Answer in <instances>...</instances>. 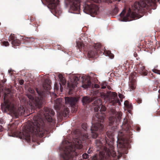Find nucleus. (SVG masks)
<instances>
[{
    "mask_svg": "<svg viewBox=\"0 0 160 160\" xmlns=\"http://www.w3.org/2000/svg\"><path fill=\"white\" fill-rule=\"evenodd\" d=\"M82 78V80L83 81V80H84V79L83 78V77H82L81 78Z\"/></svg>",
    "mask_w": 160,
    "mask_h": 160,
    "instance_id": "obj_51",
    "label": "nucleus"
},
{
    "mask_svg": "<svg viewBox=\"0 0 160 160\" xmlns=\"http://www.w3.org/2000/svg\"><path fill=\"white\" fill-rule=\"evenodd\" d=\"M94 87L95 88H99L100 86L98 84H96L94 85Z\"/></svg>",
    "mask_w": 160,
    "mask_h": 160,
    "instance_id": "obj_43",
    "label": "nucleus"
},
{
    "mask_svg": "<svg viewBox=\"0 0 160 160\" xmlns=\"http://www.w3.org/2000/svg\"><path fill=\"white\" fill-rule=\"evenodd\" d=\"M126 107L128 109H131L132 108V105H131L130 104L128 106H127V107Z\"/></svg>",
    "mask_w": 160,
    "mask_h": 160,
    "instance_id": "obj_42",
    "label": "nucleus"
},
{
    "mask_svg": "<svg viewBox=\"0 0 160 160\" xmlns=\"http://www.w3.org/2000/svg\"><path fill=\"white\" fill-rule=\"evenodd\" d=\"M111 112L113 115L109 118V125L111 127V128L112 130H114L116 129L118 126L122 118V113L121 112H118L116 113V111L114 109H112ZM106 135L109 138L112 139L113 136V132L112 131H108L106 132Z\"/></svg>",
    "mask_w": 160,
    "mask_h": 160,
    "instance_id": "obj_6",
    "label": "nucleus"
},
{
    "mask_svg": "<svg viewBox=\"0 0 160 160\" xmlns=\"http://www.w3.org/2000/svg\"><path fill=\"white\" fill-rule=\"evenodd\" d=\"M107 55L111 58H113L114 57L113 54L110 51H108L107 53Z\"/></svg>",
    "mask_w": 160,
    "mask_h": 160,
    "instance_id": "obj_31",
    "label": "nucleus"
},
{
    "mask_svg": "<svg viewBox=\"0 0 160 160\" xmlns=\"http://www.w3.org/2000/svg\"><path fill=\"white\" fill-rule=\"evenodd\" d=\"M17 127V125L14 123L8 125V132L9 136H13L15 135Z\"/></svg>",
    "mask_w": 160,
    "mask_h": 160,
    "instance_id": "obj_16",
    "label": "nucleus"
},
{
    "mask_svg": "<svg viewBox=\"0 0 160 160\" xmlns=\"http://www.w3.org/2000/svg\"><path fill=\"white\" fill-rule=\"evenodd\" d=\"M98 137L95 140V144L97 150L100 151L99 154V155L95 156L92 158V160H104L105 152H107V154L108 157H110L111 155L114 158V160H117L116 159L118 158L119 159L120 158L122 157V153L120 152L119 151L121 150V147H122L123 146L122 145L121 146V144L120 145H118V148H120L119 150H118V155L117 156L116 152L113 149V146L111 147V150L108 149L107 150V148H106L104 145L106 144H108L109 142L108 139L105 136L104 138H101Z\"/></svg>",
    "mask_w": 160,
    "mask_h": 160,
    "instance_id": "obj_3",
    "label": "nucleus"
},
{
    "mask_svg": "<svg viewBox=\"0 0 160 160\" xmlns=\"http://www.w3.org/2000/svg\"><path fill=\"white\" fill-rule=\"evenodd\" d=\"M138 72L142 75H147L148 71L145 69V67L142 65H140L139 66L138 69Z\"/></svg>",
    "mask_w": 160,
    "mask_h": 160,
    "instance_id": "obj_18",
    "label": "nucleus"
},
{
    "mask_svg": "<svg viewBox=\"0 0 160 160\" xmlns=\"http://www.w3.org/2000/svg\"><path fill=\"white\" fill-rule=\"evenodd\" d=\"M100 112H104L106 111V108L104 106L102 105V104L100 106Z\"/></svg>",
    "mask_w": 160,
    "mask_h": 160,
    "instance_id": "obj_32",
    "label": "nucleus"
},
{
    "mask_svg": "<svg viewBox=\"0 0 160 160\" xmlns=\"http://www.w3.org/2000/svg\"><path fill=\"white\" fill-rule=\"evenodd\" d=\"M50 80L47 79L45 80L43 84V90H40L37 88V92L40 97V98L35 96V91L33 88H28L29 92L27 93V96L31 101L32 102L36 108H40L42 107L44 102L43 97L45 95L46 91L50 89Z\"/></svg>",
    "mask_w": 160,
    "mask_h": 160,
    "instance_id": "obj_4",
    "label": "nucleus"
},
{
    "mask_svg": "<svg viewBox=\"0 0 160 160\" xmlns=\"http://www.w3.org/2000/svg\"><path fill=\"white\" fill-rule=\"evenodd\" d=\"M44 112L43 115L46 119L49 122L54 124L55 123V120L53 119L52 116L54 115L55 112L53 110L47 107L44 108Z\"/></svg>",
    "mask_w": 160,
    "mask_h": 160,
    "instance_id": "obj_11",
    "label": "nucleus"
},
{
    "mask_svg": "<svg viewBox=\"0 0 160 160\" xmlns=\"http://www.w3.org/2000/svg\"><path fill=\"white\" fill-rule=\"evenodd\" d=\"M24 81L22 79L20 80L19 81V83L21 85L23 84L24 83Z\"/></svg>",
    "mask_w": 160,
    "mask_h": 160,
    "instance_id": "obj_39",
    "label": "nucleus"
},
{
    "mask_svg": "<svg viewBox=\"0 0 160 160\" xmlns=\"http://www.w3.org/2000/svg\"><path fill=\"white\" fill-rule=\"evenodd\" d=\"M3 44L5 46H7L9 45V44L8 41H4L2 42Z\"/></svg>",
    "mask_w": 160,
    "mask_h": 160,
    "instance_id": "obj_36",
    "label": "nucleus"
},
{
    "mask_svg": "<svg viewBox=\"0 0 160 160\" xmlns=\"http://www.w3.org/2000/svg\"><path fill=\"white\" fill-rule=\"evenodd\" d=\"M98 52L94 48L89 51L88 52V56L90 58H93L98 55Z\"/></svg>",
    "mask_w": 160,
    "mask_h": 160,
    "instance_id": "obj_23",
    "label": "nucleus"
},
{
    "mask_svg": "<svg viewBox=\"0 0 160 160\" xmlns=\"http://www.w3.org/2000/svg\"><path fill=\"white\" fill-rule=\"evenodd\" d=\"M93 99L88 96L83 97L82 99V102L83 105L88 104L93 101Z\"/></svg>",
    "mask_w": 160,
    "mask_h": 160,
    "instance_id": "obj_22",
    "label": "nucleus"
},
{
    "mask_svg": "<svg viewBox=\"0 0 160 160\" xmlns=\"http://www.w3.org/2000/svg\"><path fill=\"white\" fill-rule=\"evenodd\" d=\"M107 87L108 89L111 90L112 88L110 86L107 85Z\"/></svg>",
    "mask_w": 160,
    "mask_h": 160,
    "instance_id": "obj_47",
    "label": "nucleus"
},
{
    "mask_svg": "<svg viewBox=\"0 0 160 160\" xmlns=\"http://www.w3.org/2000/svg\"><path fill=\"white\" fill-rule=\"evenodd\" d=\"M69 112V110L68 108H65L64 109L63 114L64 117H66Z\"/></svg>",
    "mask_w": 160,
    "mask_h": 160,
    "instance_id": "obj_27",
    "label": "nucleus"
},
{
    "mask_svg": "<svg viewBox=\"0 0 160 160\" xmlns=\"http://www.w3.org/2000/svg\"><path fill=\"white\" fill-rule=\"evenodd\" d=\"M5 108L8 111L12 113L16 118L23 115L25 112V110L22 106L19 107L17 109V106L14 102H10L8 101L4 102Z\"/></svg>",
    "mask_w": 160,
    "mask_h": 160,
    "instance_id": "obj_8",
    "label": "nucleus"
},
{
    "mask_svg": "<svg viewBox=\"0 0 160 160\" xmlns=\"http://www.w3.org/2000/svg\"><path fill=\"white\" fill-rule=\"evenodd\" d=\"M129 104H130L128 101H126L124 102V105L126 107H127Z\"/></svg>",
    "mask_w": 160,
    "mask_h": 160,
    "instance_id": "obj_37",
    "label": "nucleus"
},
{
    "mask_svg": "<svg viewBox=\"0 0 160 160\" xmlns=\"http://www.w3.org/2000/svg\"><path fill=\"white\" fill-rule=\"evenodd\" d=\"M83 140L80 138H75L72 143H69L68 146H65L60 148L61 160H75L76 156L79 154V150L82 148V144L84 142L85 139L88 138V134L83 135Z\"/></svg>",
    "mask_w": 160,
    "mask_h": 160,
    "instance_id": "obj_2",
    "label": "nucleus"
},
{
    "mask_svg": "<svg viewBox=\"0 0 160 160\" xmlns=\"http://www.w3.org/2000/svg\"><path fill=\"white\" fill-rule=\"evenodd\" d=\"M132 123L128 122L127 119L124 118L121 127H122V131L119 132V135L122 137H124L125 135H127L129 138H132V132H134L131 129V125Z\"/></svg>",
    "mask_w": 160,
    "mask_h": 160,
    "instance_id": "obj_9",
    "label": "nucleus"
},
{
    "mask_svg": "<svg viewBox=\"0 0 160 160\" xmlns=\"http://www.w3.org/2000/svg\"><path fill=\"white\" fill-rule=\"evenodd\" d=\"M91 82L89 79H87L85 80V82H82V87L84 89L90 88L91 85Z\"/></svg>",
    "mask_w": 160,
    "mask_h": 160,
    "instance_id": "obj_24",
    "label": "nucleus"
},
{
    "mask_svg": "<svg viewBox=\"0 0 160 160\" xmlns=\"http://www.w3.org/2000/svg\"><path fill=\"white\" fill-rule=\"evenodd\" d=\"M137 131H139L140 130V128L138 127L137 128Z\"/></svg>",
    "mask_w": 160,
    "mask_h": 160,
    "instance_id": "obj_49",
    "label": "nucleus"
},
{
    "mask_svg": "<svg viewBox=\"0 0 160 160\" xmlns=\"http://www.w3.org/2000/svg\"><path fill=\"white\" fill-rule=\"evenodd\" d=\"M82 126L84 129H85V128L87 129L86 125L85 124H83Z\"/></svg>",
    "mask_w": 160,
    "mask_h": 160,
    "instance_id": "obj_45",
    "label": "nucleus"
},
{
    "mask_svg": "<svg viewBox=\"0 0 160 160\" xmlns=\"http://www.w3.org/2000/svg\"><path fill=\"white\" fill-rule=\"evenodd\" d=\"M9 41H12V44L14 48H16L17 46H19L21 42L20 41L14 36L13 34H11L9 37Z\"/></svg>",
    "mask_w": 160,
    "mask_h": 160,
    "instance_id": "obj_15",
    "label": "nucleus"
},
{
    "mask_svg": "<svg viewBox=\"0 0 160 160\" xmlns=\"http://www.w3.org/2000/svg\"><path fill=\"white\" fill-rule=\"evenodd\" d=\"M82 156L83 159H87L88 158L89 155L88 154L85 153L82 154Z\"/></svg>",
    "mask_w": 160,
    "mask_h": 160,
    "instance_id": "obj_34",
    "label": "nucleus"
},
{
    "mask_svg": "<svg viewBox=\"0 0 160 160\" xmlns=\"http://www.w3.org/2000/svg\"><path fill=\"white\" fill-rule=\"evenodd\" d=\"M21 39L29 43H32L33 42H34L35 40L33 38L26 37H22Z\"/></svg>",
    "mask_w": 160,
    "mask_h": 160,
    "instance_id": "obj_25",
    "label": "nucleus"
},
{
    "mask_svg": "<svg viewBox=\"0 0 160 160\" xmlns=\"http://www.w3.org/2000/svg\"><path fill=\"white\" fill-rule=\"evenodd\" d=\"M137 101L138 103L140 104L142 102V100L141 98H138L137 100Z\"/></svg>",
    "mask_w": 160,
    "mask_h": 160,
    "instance_id": "obj_38",
    "label": "nucleus"
},
{
    "mask_svg": "<svg viewBox=\"0 0 160 160\" xmlns=\"http://www.w3.org/2000/svg\"><path fill=\"white\" fill-rule=\"evenodd\" d=\"M11 72V70H8V72L9 73H10Z\"/></svg>",
    "mask_w": 160,
    "mask_h": 160,
    "instance_id": "obj_50",
    "label": "nucleus"
},
{
    "mask_svg": "<svg viewBox=\"0 0 160 160\" xmlns=\"http://www.w3.org/2000/svg\"><path fill=\"white\" fill-rule=\"evenodd\" d=\"M65 103L66 105L74 109V112L77 111L76 104L78 101L77 98L73 97H66L65 98Z\"/></svg>",
    "mask_w": 160,
    "mask_h": 160,
    "instance_id": "obj_12",
    "label": "nucleus"
},
{
    "mask_svg": "<svg viewBox=\"0 0 160 160\" xmlns=\"http://www.w3.org/2000/svg\"><path fill=\"white\" fill-rule=\"evenodd\" d=\"M60 90H61V92H62V89H63L62 87V86H61L60 84Z\"/></svg>",
    "mask_w": 160,
    "mask_h": 160,
    "instance_id": "obj_48",
    "label": "nucleus"
},
{
    "mask_svg": "<svg viewBox=\"0 0 160 160\" xmlns=\"http://www.w3.org/2000/svg\"><path fill=\"white\" fill-rule=\"evenodd\" d=\"M3 128L2 127V126L1 125H0V131L2 132L3 131Z\"/></svg>",
    "mask_w": 160,
    "mask_h": 160,
    "instance_id": "obj_46",
    "label": "nucleus"
},
{
    "mask_svg": "<svg viewBox=\"0 0 160 160\" xmlns=\"http://www.w3.org/2000/svg\"><path fill=\"white\" fill-rule=\"evenodd\" d=\"M107 83L106 82H102L101 84V88L102 89L105 88L107 86Z\"/></svg>",
    "mask_w": 160,
    "mask_h": 160,
    "instance_id": "obj_30",
    "label": "nucleus"
},
{
    "mask_svg": "<svg viewBox=\"0 0 160 160\" xmlns=\"http://www.w3.org/2000/svg\"><path fill=\"white\" fill-rule=\"evenodd\" d=\"M118 96L120 98H123V95L122 94L119 93L118 94Z\"/></svg>",
    "mask_w": 160,
    "mask_h": 160,
    "instance_id": "obj_44",
    "label": "nucleus"
},
{
    "mask_svg": "<svg viewBox=\"0 0 160 160\" xmlns=\"http://www.w3.org/2000/svg\"><path fill=\"white\" fill-rule=\"evenodd\" d=\"M159 43H160V41Z\"/></svg>",
    "mask_w": 160,
    "mask_h": 160,
    "instance_id": "obj_52",
    "label": "nucleus"
},
{
    "mask_svg": "<svg viewBox=\"0 0 160 160\" xmlns=\"http://www.w3.org/2000/svg\"><path fill=\"white\" fill-rule=\"evenodd\" d=\"M54 108L55 109L60 110L62 106V99L58 98L56 99L54 104Z\"/></svg>",
    "mask_w": 160,
    "mask_h": 160,
    "instance_id": "obj_17",
    "label": "nucleus"
},
{
    "mask_svg": "<svg viewBox=\"0 0 160 160\" xmlns=\"http://www.w3.org/2000/svg\"><path fill=\"white\" fill-rule=\"evenodd\" d=\"M102 104V102L100 99H98L94 102V105L96 106L94 108V110L97 112L100 109V106Z\"/></svg>",
    "mask_w": 160,
    "mask_h": 160,
    "instance_id": "obj_20",
    "label": "nucleus"
},
{
    "mask_svg": "<svg viewBox=\"0 0 160 160\" xmlns=\"http://www.w3.org/2000/svg\"><path fill=\"white\" fill-rule=\"evenodd\" d=\"M100 93L102 97L108 99L110 102L111 103L112 105H115L117 103H120L117 94L115 92L108 91H107L106 93L102 92Z\"/></svg>",
    "mask_w": 160,
    "mask_h": 160,
    "instance_id": "obj_10",
    "label": "nucleus"
},
{
    "mask_svg": "<svg viewBox=\"0 0 160 160\" xmlns=\"http://www.w3.org/2000/svg\"><path fill=\"white\" fill-rule=\"evenodd\" d=\"M152 71L155 73L160 74V70H159L154 69L152 70Z\"/></svg>",
    "mask_w": 160,
    "mask_h": 160,
    "instance_id": "obj_35",
    "label": "nucleus"
},
{
    "mask_svg": "<svg viewBox=\"0 0 160 160\" xmlns=\"http://www.w3.org/2000/svg\"><path fill=\"white\" fill-rule=\"evenodd\" d=\"M105 117V114L103 112H98L93 117L91 128V135L93 138H97L98 133L103 130Z\"/></svg>",
    "mask_w": 160,
    "mask_h": 160,
    "instance_id": "obj_5",
    "label": "nucleus"
},
{
    "mask_svg": "<svg viewBox=\"0 0 160 160\" xmlns=\"http://www.w3.org/2000/svg\"><path fill=\"white\" fill-rule=\"evenodd\" d=\"M118 8L117 5H116L115 6L114 8L112 10V14L113 15H116L118 13Z\"/></svg>",
    "mask_w": 160,
    "mask_h": 160,
    "instance_id": "obj_29",
    "label": "nucleus"
},
{
    "mask_svg": "<svg viewBox=\"0 0 160 160\" xmlns=\"http://www.w3.org/2000/svg\"><path fill=\"white\" fill-rule=\"evenodd\" d=\"M6 80H0V88L2 87L4 83L6 82Z\"/></svg>",
    "mask_w": 160,
    "mask_h": 160,
    "instance_id": "obj_33",
    "label": "nucleus"
},
{
    "mask_svg": "<svg viewBox=\"0 0 160 160\" xmlns=\"http://www.w3.org/2000/svg\"><path fill=\"white\" fill-rule=\"evenodd\" d=\"M4 123V120L2 118H0V124H3Z\"/></svg>",
    "mask_w": 160,
    "mask_h": 160,
    "instance_id": "obj_41",
    "label": "nucleus"
},
{
    "mask_svg": "<svg viewBox=\"0 0 160 160\" xmlns=\"http://www.w3.org/2000/svg\"><path fill=\"white\" fill-rule=\"evenodd\" d=\"M101 45L99 43H97L94 45V48H93L96 50L98 52L101 48Z\"/></svg>",
    "mask_w": 160,
    "mask_h": 160,
    "instance_id": "obj_28",
    "label": "nucleus"
},
{
    "mask_svg": "<svg viewBox=\"0 0 160 160\" xmlns=\"http://www.w3.org/2000/svg\"><path fill=\"white\" fill-rule=\"evenodd\" d=\"M49 1L52 9L57 12V6L59 3V0H49Z\"/></svg>",
    "mask_w": 160,
    "mask_h": 160,
    "instance_id": "obj_19",
    "label": "nucleus"
},
{
    "mask_svg": "<svg viewBox=\"0 0 160 160\" xmlns=\"http://www.w3.org/2000/svg\"><path fill=\"white\" fill-rule=\"evenodd\" d=\"M147 6L153 7L152 9H155L156 7V0H140L138 2H134L132 7L133 12H131L129 9L127 14H138L142 11V8Z\"/></svg>",
    "mask_w": 160,
    "mask_h": 160,
    "instance_id": "obj_7",
    "label": "nucleus"
},
{
    "mask_svg": "<svg viewBox=\"0 0 160 160\" xmlns=\"http://www.w3.org/2000/svg\"><path fill=\"white\" fill-rule=\"evenodd\" d=\"M92 152V150H91V148H89V149L87 151V152L88 154H90Z\"/></svg>",
    "mask_w": 160,
    "mask_h": 160,
    "instance_id": "obj_40",
    "label": "nucleus"
},
{
    "mask_svg": "<svg viewBox=\"0 0 160 160\" xmlns=\"http://www.w3.org/2000/svg\"><path fill=\"white\" fill-rule=\"evenodd\" d=\"M77 47L81 51L82 48H86V45L84 44L82 41L80 40L79 41H77Z\"/></svg>",
    "mask_w": 160,
    "mask_h": 160,
    "instance_id": "obj_21",
    "label": "nucleus"
},
{
    "mask_svg": "<svg viewBox=\"0 0 160 160\" xmlns=\"http://www.w3.org/2000/svg\"><path fill=\"white\" fill-rule=\"evenodd\" d=\"M136 77L133 73H131L129 77V84L130 90H133L136 88Z\"/></svg>",
    "mask_w": 160,
    "mask_h": 160,
    "instance_id": "obj_14",
    "label": "nucleus"
},
{
    "mask_svg": "<svg viewBox=\"0 0 160 160\" xmlns=\"http://www.w3.org/2000/svg\"><path fill=\"white\" fill-rule=\"evenodd\" d=\"M42 117V114L38 113L33 117V121L27 124L23 132L19 133L21 138L25 139L29 142L31 138L32 141L34 142L38 137H42L48 131Z\"/></svg>",
    "mask_w": 160,
    "mask_h": 160,
    "instance_id": "obj_1",
    "label": "nucleus"
},
{
    "mask_svg": "<svg viewBox=\"0 0 160 160\" xmlns=\"http://www.w3.org/2000/svg\"><path fill=\"white\" fill-rule=\"evenodd\" d=\"M58 77L61 83H62L63 85H65L66 83V81L63 76L61 74H59L58 75Z\"/></svg>",
    "mask_w": 160,
    "mask_h": 160,
    "instance_id": "obj_26",
    "label": "nucleus"
},
{
    "mask_svg": "<svg viewBox=\"0 0 160 160\" xmlns=\"http://www.w3.org/2000/svg\"><path fill=\"white\" fill-rule=\"evenodd\" d=\"M71 78V82L68 84V86L70 88V91L72 90L76 87H77L78 81L80 80V77L79 76L72 75Z\"/></svg>",
    "mask_w": 160,
    "mask_h": 160,
    "instance_id": "obj_13",
    "label": "nucleus"
}]
</instances>
